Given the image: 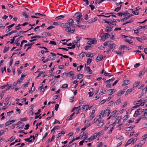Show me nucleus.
I'll return each mask as SVG.
<instances>
[{
    "label": "nucleus",
    "mask_w": 147,
    "mask_h": 147,
    "mask_svg": "<svg viewBox=\"0 0 147 147\" xmlns=\"http://www.w3.org/2000/svg\"><path fill=\"white\" fill-rule=\"evenodd\" d=\"M20 40V38H17L15 42L13 44V45H16L17 46H19L20 45V43L18 42Z\"/></svg>",
    "instance_id": "obj_12"
},
{
    "label": "nucleus",
    "mask_w": 147,
    "mask_h": 147,
    "mask_svg": "<svg viewBox=\"0 0 147 147\" xmlns=\"http://www.w3.org/2000/svg\"><path fill=\"white\" fill-rule=\"evenodd\" d=\"M129 81L127 80H125L123 81V82L122 84L123 86H124L128 84L129 83Z\"/></svg>",
    "instance_id": "obj_16"
},
{
    "label": "nucleus",
    "mask_w": 147,
    "mask_h": 147,
    "mask_svg": "<svg viewBox=\"0 0 147 147\" xmlns=\"http://www.w3.org/2000/svg\"><path fill=\"white\" fill-rule=\"evenodd\" d=\"M103 131L101 130L99 131L98 134H97V136L98 135L99 136H100V135H101L103 134Z\"/></svg>",
    "instance_id": "obj_53"
},
{
    "label": "nucleus",
    "mask_w": 147,
    "mask_h": 147,
    "mask_svg": "<svg viewBox=\"0 0 147 147\" xmlns=\"http://www.w3.org/2000/svg\"><path fill=\"white\" fill-rule=\"evenodd\" d=\"M61 26L62 27L66 28L65 31L69 33L70 31V28L69 27V24L68 23H62Z\"/></svg>",
    "instance_id": "obj_2"
},
{
    "label": "nucleus",
    "mask_w": 147,
    "mask_h": 147,
    "mask_svg": "<svg viewBox=\"0 0 147 147\" xmlns=\"http://www.w3.org/2000/svg\"><path fill=\"white\" fill-rule=\"evenodd\" d=\"M132 91V89H131V88H130V89H128L126 92V93H125L126 94H125V95L126 96L127 94H130V93Z\"/></svg>",
    "instance_id": "obj_20"
},
{
    "label": "nucleus",
    "mask_w": 147,
    "mask_h": 147,
    "mask_svg": "<svg viewBox=\"0 0 147 147\" xmlns=\"http://www.w3.org/2000/svg\"><path fill=\"white\" fill-rule=\"evenodd\" d=\"M75 113V112H74L73 113H72L70 115V116H69V117H67V118L66 120H71V119H72V117L74 115Z\"/></svg>",
    "instance_id": "obj_21"
},
{
    "label": "nucleus",
    "mask_w": 147,
    "mask_h": 147,
    "mask_svg": "<svg viewBox=\"0 0 147 147\" xmlns=\"http://www.w3.org/2000/svg\"><path fill=\"white\" fill-rule=\"evenodd\" d=\"M97 20V18L96 17H95L93 19H92L90 20H89V23H92L94 22H95L96 20Z\"/></svg>",
    "instance_id": "obj_17"
},
{
    "label": "nucleus",
    "mask_w": 147,
    "mask_h": 147,
    "mask_svg": "<svg viewBox=\"0 0 147 147\" xmlns=\"http://www.w3.org/2000/svg\"><path fill=\"white\" fill-rule=\"evenodd\" d=\"M15 139V138L13 136H12L8 140V141H10L11 142H12V141L14 140Z\"/></svg>",
    "instance_id": "obj_64"
},
{
    "label": "nucleus",
    "mask_w": 147,
    "mask_h": 147,
    "mask_svg": "<svg viewBox=\"0 0 147 147\" xmlns=\"http://www.w3.org/2000/svg\"><path fill=\"white\" fill-rule=\"evenodd\" d=\"M132 13L136 15H138L139 14V12L137 10L132 11Z\"/></svg>",
    "instance_id": "obj_57"
},
{
    "label": "nucleus",
    "mask_w": 147,
    "mask_h": 147,
    "mask_svg": "<svg viewBox=\"0 0 147 147\" xmlns=\"http://www.w3.org/2000/svg\"><path fill=\"white\" fill-rule=\"evenodd\" d=\"M17 32V31L16 30H14L12 31L11 32H10L9 33V35H10L12 33H16V32Z\"/></svg>",
    "instance_id": "obj_62"
},
{
    "label": "nucleus",
    "mask_w": 147,
    "mask_h": 147,
    "mask_svg": "<svg viewBox=\"0 0 147 147\" xmlns=\"http://www.w3.org/2000/svg\"><path fill=\"white\" fill-rule=\"evenodd\" d=\"M129 18V17L128 16V15H125V18H123L121 20V21H124V20H126Z\"/></svg>",
    "instance_id": "obj_35"
},
{
    "label": "nucleus",
    "mask_w": 147,
    "mask_h": 147,
    "mask_svg": "<svg viewBox=\"0 0 147 147\" xmlns=\"http://www.w3.org/2000/svg\"><path fill=\"white\" fill-rule=\"evenodd\" d=\"M142 144L140 142L137 145H136L134 147H142Z\"/></svg>",
    "instance_id": "obj_56"
},
{
    "label": "nucleus",
    "mask_w": 147,
    "mask_h": 147,
    "mask_svg": "<svg viewBox=\"0 0 147 147\" xmlns=\"http://www.w3.org/2000/svg\"><path fill=\"white\" fill-rule=\"evenodd\" d=\"M129 117V115H125L123 118V122H125Z\"/></svg>",
    "instance_id": "obj_22"
},
{
    "label": "nucleus",
    "mask_w": 147,
    "mask_h": 147,
    "mask_svg": "<svg viewBox=\"0 0 147 147\" xmlns=\"http://www.w3.org/2000/svg\"><path fill=\"white\" fill-rule=\"evenodd\" d=\"M83 76V74H79L78 75L76 76V77L77 78V79H81L82 78Z\"/></svg>",
    "instance_id": "obj_18"
},
{
    "label": "nucleus",
    "mask_w": 147,
    "mask_h": 147,
    "mask_svg": "<svg viewBox=\"0 0 147 147\" xmlns=\"http://www.w3.org/2000/svg\"><path fill=\"white\" fill-rule=\"evenodd\" d=\"M5 91H3L0 93V100L1 99L3 96Z\"/></svg>",
    "instance_id": "obj_39"
},
{
    "label": "nucleus",
    "mask_w": 147,
    "mask_h": 147,
    "mask_svg": "<svg viewBox=\"0 0 147 147\" xmlns=\"http://www.w3.org/2000/svg\"><path fill=\"white\" fill-rule=\"evenodd\" d=\"M84 138H85L84 140H85V142H90V141H92V137H90V138H88L87 137H86L85 136L84 137Z\"/></svg>",
    "instance_id": "obj_9"
},
{
    "label": "nucleus",
    "mask_w": 147,
    "mask_h": 147,
    "mask_svg": "<svg viewBox=\"0 0 147 147\" xmlns=\"http://www.w3.org/2000/svg\"><path fill=\"white\" fill-rule=\"evenodd\" d=\"M121 100H120L119 99H118L117 100H116V102L114 103V105H117L119 103H121Z\"/></svg>",
    "instance_id": "obj_40"
},
{
    "label": "nucleus",
    "mask_w": 147,
    "mask_h": 147,
    "mask_svg": "<svg viewBox=\"0 0 147 147\" xmlns=\"http://www.w3.org/2000/svg\"><path fill=\"white\" fill-rule=\"evenodd\" d=\"M134 119L133 118H132L130 119L128 121V122L129 123L128 124H127V125H129V124L130 123L134 121Z\"/></svg>",
    "instance_id": "obj_36"
},
{
    "label": "nucleus",
    "mask_w": 147,
    "mask_h": 147,
    "mask_svg": "<svg viewBox=\"0 0 147 147\" xmlns=\"http://www.w3.org/2000/svg\"><path fill=\"white\" fill-rule=\"evenodd\" d=\"M28 31V30H27L26 31H19L18 32L17 34L18 35V36H20L21 34H23L24 33Z\"/></svg>",
    "instance_id": "obj_31"
},
{
    "label": "nucleus",
    "mask_w": 147,
    "mask_h": 147,
    "mask_svg": "<svg viewBox=\"0 0 147 147\" xmlns=\"http://www.w3.org/2000/svg\"><path fill=\"white\" fill-rule=\"evenodd\" d=\"M123 137L120 135H118L116 137V139H117L121 140L123 139Z\"/></svg>",
    "instance_id": "obj_50"
},
{
    "label": "nucleus",
    "mask_w": 147,
    "mask_h": 147,
    "mask_svg": "<svg viewBox=\"0 0 147 147\" xmlns=\"http://www.w3.org/2000/svg\"><path fill=\"white\" fill-rule=\"evenodd\" d=\"M125 92L124 91L120 90L117 94V95L119 96H121V95L124 94Z\"/></svg>",
    "instance_id": "obj_33"
},
{
    "label": "nucleus",
    "mask_w": 147,
    "mask_h": 147,
    "mask_svg": "<svg viewBox=\"0 0 147 147\" xmlns=\"http://www.w3.org/2000/svg\"><path fill=\"white\" fill-rule=\"evenodd\" d=\"M40 27V26H37L36 27H35L34 28V31L35 32H37V31L40 30V29H38V28Z\"/></svg>",
    "instance_id": "obj_60"
},
{
    "label": "nucleus",
    "mask_w": 147,
    "mask_h": 147,
    "mask_svg": "<svg viewBox=\"0 0 147 147\" xmlns=\"http://www.w3.org/2000/svg\"><path fill=\"white\" fill-rule=\"evenodd\" d=\"M42 38V36H40L39 35H36L33 36H32L31 37V39H33L34 38Z\"/></svg>",
    "instance_id": "obj_38"
},
{
    "label": "nucleus",
    "mask_w": 147,
    "mask_h": 147,
    "mask_svg": "<svg viewBox=\"0 0 147 147\" xmlns=\"http://www.w3.org/2000/svg\"><path fill=\"white\" fill-rule=\"evenodd\" d=\"M74 17L77 18L80 17H82V13L80 12H78L74 15Z\"/></svg>",
    "instance_id": "obj_6"
},
{
    "label": "nucleus",
    "mask_w": 147,
    "mask_h": 147,
    "mask_svg": "<svg viewBox=\"0 0 147 147\" xmlns=\"http://www.w3.org/2000/svg\"><path fill=\"white\" fill-rule=\"evenodd\" d=\"M68 86V84H64L61 86L62 88H67Z\"/></svg>",
    "instance_id": "obj_51"
},
{
    "label": "nucleus",
    "mask_w": 147,
    "mask_h": 147,
    "mask_svg": "<svg viewBox=\"0 0 147 147\" xmlns=\"http://www.w3.org/2000/svg\"><path fill=\"white\" fill-rule=\"evenodd\" d=\"M97 136V134H94L93 136H92L91 137H92V140L95 139Z\"/></svg>",
    "instance_id": "obj_49"
},
{
    "label": "nucleus",
    "mask_w": 147,
    "mask_h": 147,
    "mask_svg": "<svg viewBox=\"0 0 147 147\" xmlns=\"http://www.w3.org/2000/svg\"><path fill=\"white\" fill-rule=\"evenodd\" d=\"M40 86H39V88H38V90H40L41 91H42V89L43 88V85L42 84H40Z\"/></svg>",
    "instance_id": "obj_55"
},
{
    "label": "nucleus",
    "mask_w": 147,
    "mask_h": 147,
    "mask_svg": "<svg viewBox=\"0 0 147 147\" xmlns=\"http://www.w3.org/2000/svg\"><path fill=\"white\" fill-rule=\"evenodd\" d=\"M67 76V73L65 72L63 74L62 77L63 78H66Z\"/></svg>",
    "instance_id": "obj_37"
},
{
    "label": "nucleus",
    "mask_w": 147,
    "mask_h": 147,
    "mask_svg": "<svg viewBox=\"0 0 147 147\" xmlns=\"http://www.w3.org/2000/svg\"><path fill=\"white\" fill-rule=\"evenodd\" d=\"M89 106L88 105H83V110L84 111L87 110L88 109V107H89Z\"/></svg>",
    "instance_id": "obj_30"
},
{
    "label": "nucleus",
    "mask_w": 147,
    "mask_h": 147,
    "mask_svg": "<svg viewBox=\"0 0 147 147\" xmlns=\"http://www.w3.org/2000/svg\"><path fill=\"white\" fill-rule=\"evenodd\" d=\"M35 87H34L33 88L32 87L31 88V90H30L29 91V92L30 93V92H32L34 91H35Z\"/></svg>",
    "instance_id": "obj_52"
},
{
    "label": "nucleus",
    "mask_w": 147,
    "mask_h": 147,
    "mask_svg": "<svg viewBox=\"0 0 147 147\" xmlns=\"http://www.w3.org/2000/svg\"><path fill=\"white\" fill-rule=\"evenodd\" d=\"M103 55H100L99 56H98L97 57L96 60H97L98 61H100L103 59Z\"/></svg>",
    "instance_id": "obj_14"
},
{
    "label": "nucleus",
    "mask_w": 147,
    "mask_h": 147,
    "mask_svg": "<svg viewBox=\"0 0 147 147\" xmlns=\"http://www.w3.org/2000/svg\"><path fill=\"white\" fill-rule=\"evenodd\" d=\"M76 26H78V27L82 29H83V28L85 29L86 28V26H83V25L82 26V25H76Z\"/></svg>",
    "instance_id": "obj_46"
},
{
    "label": "nucleus",
    "mask_w": 147,
    "mask_h": 147,
    "mask_svg": "<svg viewBox=\"0 0 147 147\" xmlns=\"http://www.w3.org/2000/svg\"><path fill=\"white\" fill-rule=\"evenodd\" d=\"M122 118V117L121 116H118L117 119H116V120L115 121V122H116L117 121V123H119V121Z\"/></svg>",
    "instance_id": "obj_27"
},
{
    "label": "nucleus",
    "mask_w": 147,
    "mask_h": 147,
    "mask_svg": "<svg viewBox=\"0 0 147 147\" xmlns=\"http://www.w3.org/2000/svg\"><path fill=\"white\" fill-rule=\"evenodd\" d=\"M22 15L23 16H25V20L26 21H28V15L25 12H23L22 13Z\"/></svg>",
    "instance_id": "obj_15"
},
{
    "label": "nucleus",
    "mask_w": 147,
    "mask_h": 147,
    "mask_svg": "<svg viewBox=\"0 0 147 147\" xmlns=\"http://www.w3.org/2000/svg\"><path fill=\"white\" fill-rule=\"evenodd\" d=\"M48 58L51 59L52 60H54L55 59V57L52 55H50L48 56Z\"/></svg>",
    "instance_id": "obj_44"
},
{
    "label": "nucleus",
    "mask_w": 147,
    "mask_h": 147,
    "mask_svg": "<svg viewBox=\"0 0 147 147\" xmlns=\"http://www.w3.org/2000/svg\"><path fill=\"white\" fill-rule=\"evenodd\" d=\"M115 45L114 43L109 44L108 45V47L109 49L107 51V53H109V52L113 51L115 47Z\"/></svg>",
    "instance_id": "obj_1"
},
{
    "label": "nucleus",
    "mask_w": 147,
    "mask_h": 147,
    "mask_svg": "<svg viewBox=\"0 0 147 147\" xmlns=\"http://www.w3.org/2000/svg\"><path fill=\"white\" fill-rule=\"evenodd\" d=\"M57 54L58 55H60L61 56H62V57H63L64 58H69V57L68 56H67V55H63L61 54H60V53H57Z\"/></svg>",
    "instance_id": "obj_47"
},
{
    "label": "nucleus",
    "mask_w": 147,
    "mask_h": 147,
    "mask_svg": "<svg viewBox=\"0 0 147 147\" xmlns=\"http://www.w3.org/2000/svg\"><path fill=\"white\" fill-rule=\"evenodd\" d=\"M9 47H8V48H7V47H5V49H4V50L3 51V53H5L9 49Z\"/></svg>",
    "instance_id": "obj_58"
},
{
    "label": "nucleus",
    "mask_w": 147,
    "mask_h": 147,
    "mask_svg": "<svg viewBox=\"0 0 147 147\" xmlns=\"http://www.w3.org/2000/svg\"><path fill=\"white\" fill-rule=\"evenodd\" d=\"M81 106H79L77 107H74V108L72 110L71 112L74 111L75 109H78V111H79L81 109Z\"/></svg>",
    "instance_id": "obj_19"
},
{
    "label": "nucleus",
    "mask_w": 147,
    "mask_h": 147,
    "mask_svg": "<svg viewBox=\"0 0 147 147\" xmlns=\"http://www.w3.org/2000/svg\"><path fill=\"white\" fill-rule=\"evenodd\" d=\"M24 140L28 142H32V140H30L29 138H25L24 139Z\"/></svg>",
    "instance_id": "obj_61"
},
{
    "label": "nucleus",
    "mask_w": 147,
    "mask_h": 147,
    "mask_svg": "<svg viewBox=\"0 0 147 147\" xmlns=\"http://www.w3.org/2000/svg\"><path fill=\"white\" fill-rule=\"evenodd\" d=\"M98 123V127H100L103 125L104 123V121H101Z\"/></svg>",
    "instance_id": "obj_26"
},
{
    "label": "nucleus",
    "mask_w": 147,
    "mask_h": 147,
    "mask_svg": "<svg viewBox=\"0 0 147 147\" xmlns=\"http://www.w3.org/2000/svg\"><path fill=\"white\" fill-rule=\"evenodd\" d=\"M135 126V125H134L133 126H130L128 127H127L126 128V130L127 131H130Z\"/></svg>",
    "instance_id": "obj_34"
},
{
    "label": "nucleus",
    "mask_w": 147,
    "mask_h": 147,
    "mask_svg": "<svg viewBox=\"0 0 147 147\" xmlns=\"http://www.w3.org/2000/svg\"><path fill=\"white\" fill-rule=\"evenodd\" d=\"M144 112V115L146 118H147V109H143Z\"/></svg>",
    "instance_id": "obj_24"
},
{
    "label": "nucleus",
    "mask_w": 147,
    "mask_h": 147,
    "mask_svg": "<svg viewBox=\"0 0 147 147\" xmlns=\"http://www.w3.org/2000/svg\"><path fill=\"white\" fill-rule=\"evenodd\" d=\"M16 121L15 120H12L8 121L5 124V126L7 127L11 124L13 123Z\"/></svg>",
    "instance_id": "obj_7"
},
{
    "label": "nucleus",
    "mask_w": 147,
    "mask_h": 147,
    "mask_svg": "<svg viewBox=\"0 0 147 147\" xmlns=\"http://www.w3.org/2000/svg\"><path fill=\"white\" fill-rule=\"evenodd\" d=\"M79 68L78 67V68H77V70L78 71H80L81 69H82V68L84 66L82 65H81L79 66Z\"/></svg>",
    "instance_id": "obj_59"
},
{
    "label": "nucleus",
    "mask_w": 147,
    "mask_h": 147,
    "mask_svg": "<svg viewBox=\"0 0 147 147\" xmlns=\"http://www.w3.org/2000/svg\"><path fill=\"white\" fill-rule=\"evenodd\" d=\"M81 17H80L77 18L76 21L78 24H79L81 22H83V21L84 19L83 18H82Z\"/></svg>",
    "instance_id": "obj_10"
},
{
    "label": "nucleus",
    "mask_w": 147,
    "mask_h": 147,
    "mask_svg": "<svg viewBox=\"0 0 147 147\" xmlns=\"http://www.w3.org/2000/svg\"><path fill=\"white\" fill-rule=\"evenodd\" d=\"M76 25L75 24H69V27L70 28V27H75Z\"/></svg>",
    "instance_id": "obj_63"
},
{
    "label": "nucleus",
    "mask_w": 147,
    "mask_h": 147,
    "mask_svg": "<svg viewBox=\"0 0 147 147\" xmlns=\"http://www.w3.org/2000/svg\"><path fill=\"white\" fill-rule=\"evenodd\" d=\"M64 17V16L63 15H61L56 17L55 19L57 20H59L61 18H63Z\"/></svg>",
    "instance_id": "obj_42"
},
{
    "label": "nucleus",
    "mask_w": 147,
    "mask_h": 147,
    "mask_svg": "<svg viewBox=\"0 0 147 147\" xmlns=\"http://www.w3.org/2000/svg\"><path fill=\"white\" fill-rule=\"evenodd\" d=\"M147 138V134H146L144 135L142 137V139H143V140L142 141L144 143V142L145 141V139Z\"/></svg>",
    "instance_id": "obj_23"
},
{
    "label": "nucleus",
    "mask_w": 147,
    "mask_h": 147,
    "mask_svg": "<svg viewBox=\"0 0 147 147\" xmlns=\"http://www.w3.org/2000/svg\"><path fill=\"white\" fill-rule=\"evenodd\" d=\"M97 42V40L95 38H91L90 39V40L87 42V43L90 45H91L92 44H95Z\"/></svg>",
    "instance_id": "obj_4"
},
{
    "label": "nucleus",
    "mask_w": 147,
    "mask_h": 147,
    "mask_svg": "<svg viewBox=\"0 0 147 147\" xmlns=\"http://www.w3.org/2000/svg\"><path fill=\"white\" fill-rule=\"evenodd\" d=\"M140 109H139L136 111L135 114H136V117H137L138 115H140Z\"/></svg>",
    "instance_id": "obj_28"
},
{
    "label": "nucleus",
    "mask_w": 147,
    "mask_h": 147,
    "mask_svg": "<svg viewBox=\"0 0 147 147\" xmlns=\"http://www.w3.org/2000/svg\"><path fill=\"white\" fill-rule=\"evenodd\" d=\"M125 48H127V47L125 46V45L120 46L119 48L120 50H121L122 49H125Z\"/></svg>",
    "instance_id": "obj_43"
},
{
    "label": "nucleus",
    "mask_w": 147,
    "mask_h": 147,
    "mask_svg": "<svg viewBox=\"0 0 147 147\" xmlns=\"http://www.w3.org/2000/svg\"><path fill=\"white\" fill-rule=\"evenodd\" d=\"M17 36H14L13 38L11 40V41L10 42V43L11 44L13 43L15 41V38H16V37H17Z\"/></svg>",
    "instance_id": "obj_45"
},
{
    "label": "nucleus",
    "mask_w": 147,
    "mask_h": 147,
    "mask_svg": "<svg viewBox=\"0 0 147 147\" xmlns=\"http://www.w3.org/2000/svg\"><path fill=\"white\" fill-rule=\"evenodd\" d=\"M132 138H131L129 139L127 142L126 143V144L125 145V146H126L130 144L131 142H132Z\"/></svg>",
    "instance_id": "obj_25"
},
{
    "label": "nucleus",
    "mask_w": 147,
    "mask_h": 147,
    "mask_svg": "<svg viewBox=\"0 0 147 147\" xmlns=\"http://www.w3.org/2000/svg\"><path fill=\"white\" fill-rule=\"evenodd\" d=\"M67 22L69 24H74V20L71 18L69 19Z\"/></svg>",
    "instance_id": "obj_29"
},
{
    "label": "nucleus",
    "mask_w": 147,
    "mask_h": 147,
    "mask_svg": "<svg viewBox=\"0 0 147 147\" xmlns=\"http://www.w3.org/2000/svg\"><path fill=\"white\" fill-rule=\"evenodd\" d=\"M140 82H135L133 84V86L134 87H136L138 86L139 84H140Z\"/></svg>",
    "instance_id": "obj_48"
},
{
    "label": "nucleus",
    "mask_w": 147,
    "mask_h": 147,
    "mask_svg": "<svg viewBox=\"0 0 147 147\" xmlns=\"http://www.w3.org/2000/svg\"><path fill=\"white\" fill-rule=\"evenodd\" d=\"M85 52H82V53H80L79 55V58H81V57L82 58H83V57H84V55L85 54Z\"/></svg>",
    "instance_id": "obj_32"
},
{
    "label": "nucleus",
    "mask_w": 147,
    "mask_h": 147,
    "mask_svg": "<svg viewBox=\"0 0 147 147\" xmlns=\"http://www.w3.org/2000/svg\"><path fill=\"white\" fill-rule=\"evenodd\" d=\"M110 37V35L109 33H103V35L101 37V41H104Z\"/></svg>",
    "instance_id": "obj_3"
},
{
    "label": "nucleus",
    "mask_w": 147,
    "mask_h": 147,
    "mask_svg": "<svg viewBox=\"0 0 147 147\" xmlns=\"http://www.w3.org/2000/svg\"><path fill=\"white\" fill-rule=\"evenodd\" d=\"M42 38H45L48 36H51V34L49 32H44L42 33Z\"/></svg>",
    "instance_id": "obj_8"
},
{
    "label": "nucleus",
    "mask_w": 147,
    "mask_h": 147,
    "mask_svg": "<svg viewBox=\"0 0 147 147\" xmlns=\"http://www.w3.org/2000/svg\"><path fill=\"white\" fill-rule=\"evenodd\" d=\"M115 90L114 89H110L107 91V92H110V93H109V94L111 95L113 94L115 92Z\"/></svg>",
    "instance_id": "obj_11"
},
{
    "label": "nucleus",
    "mask_w": 147,
    "mask_h": 147,
    "mask_svg": "<svg viewBox=\"0 0 147 147\" xmlns=\"http://www.w3.org/2000/svg\"><path fill=\"white\" fill-rule=\"evenodd\" d=\"M84 71H87V73H89L90 74H91L92 73V71L90 69L89 67H86V65H85Z\"/></svg>",
    "instance_id": "obj_5"
},
{
    "label": "nucleus",
    "mask_w": 147,
    "mask_h": 147,
    "mask_svg": "<svg viewBox=\"0 0 147 147\" xmlns=\"http://www.w3.org/2000/svg\"><path fill=\"white\" fill-rule=\"evenodd\" d=\"M105 114H107V115L108 116L109 115V114L111 113L110 111V109H108V108H107V109L105 110L104 111H103Z\"/></svg>",
    "instance_id": "obj_13"
},
{
    "label": "nucleus",
    "mask_w": 147,
    "mask_h": 147,
    "mask_svg": "<svg viewBox=\"0 0 147 147\" xmlns=\"http://www.w3.org/2000/svg\"><path fill=\"white\" fill-rule=\"evenodd\" d=\"M74 74V73L73 71H70L67 73V75H69L71 77Z\"/></svg>",
    "instance_id": "obj_41"
},
{
    "label": "nucleus",
    "mask_w": 147,
    "mask_h": 147,
    "mask_svg": "<svg viewBox=\"0 0 147 147\" xmlns=\"http://www.w3.org/2000/svg\"><path fill=\"white\" fill-rule=\"evenodd\" d=\"M29 84V82H27L26 83L23 84L22 86V87H28V85Z\"/></svg>",
    "instance_id": "obj_54"
}]
</instances>
